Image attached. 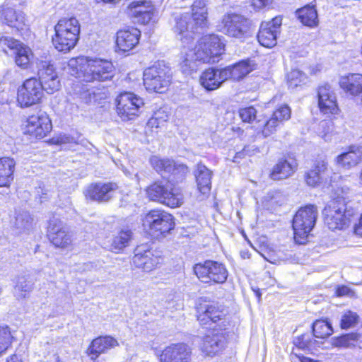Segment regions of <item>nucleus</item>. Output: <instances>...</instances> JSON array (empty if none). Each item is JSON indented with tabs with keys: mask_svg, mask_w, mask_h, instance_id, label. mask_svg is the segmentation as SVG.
Returning a JSON list of instances; mask_svg holds the SVG:
<instances>
[{
	"mask_svg": "<svg viewBox=\"0 0 362 362\" xmlns=\"http://www.w3.org/2000/svg\"><path fill=\"white\" fill-rule=\"evenodd\" d=\"M207 8L204 0H196L192 5V14L185 13L175 18V33L184 44L200 33L207 25Z\"/></svg>",
	"mask_w": 362,
	"mask_h": 362,
	"instance_id": "obj_1",
	"label": "nucleus"
},
{
	"mask_svg": "<svg viewBox=\"0 0 362 362\" xmlns=\"http://www.w3.org/2000/svg\"><path fill=\"white\" fill-rule=\"evenodd\" d=\"M325 223L332 230L347 228L354 215L352 208H348L342 199H334L323 210Z\"/></svg>",
	"mask_w": 362,
	"mask_h": 362,
	"instance_id": "obj_2",
	"label": "nucleus"
},
{
	"mask_svg": "<svg viewBox=\"0 0 362 362\" xmlns=\"http://www.w3.org/2000/svg\"><path fill=\"white\" fill-rule=\"evenodd\" d=\"M148 197L155 202L166 205L170 208L180 206L183 203V194L180 187L172 182L165 184L156 182L146 189Z\"/></svg>",
	"mask_w": 362,
	"mask_h": 362,
	"instance_id": "obj_3",
	"label": "nucleus"
},
{
	"mask_svg": "<svg viewBox=\"0 0 362 362\" xmlns=\"http://www.w3.org/2000/svg\"><path fill=\"white\" fill-rule=\"evenodd\" d=\"M317 209L314 205H307L300 208L293 219L294 240L298 244H305L307 238L315 225Z\"/></svg>",
	"mask_w": 362,
	"mask_h": 362,
	"instance_id": "obj_4",
	"label": "nucleus"
},
{
	"mask_svg": "<svg viewBox=\"0 0 362 362\" xmlns=\"http://www.w3.org/2000/svg\"><path fill=\"white\" fill-rule=\"evenodd\" d=\"M115 68L111 62L102 59H86L80 69V77L84 81H106L112 78Z\"/></svg>",
	"mask_w": 362,
	"mask_h": 362,
	"instance_id": "obj_5",
	"label": "nucleus"
},
{
	"mask_svg": "<svg viewBox=\"0 0 362 362\" xmlns=\"http://www.w3.org/2000/svg\"><path fill=\"white\" fill-rule=\"evenodd\" d=\"M197 60L202 63H214L225 50V45L216 35H206L202 37L192 49Z\"/></svg>",
	"mask_w": 362,
	"mask_h": 362,
	"instance_id": "obj_6",
	"label": "nucleus"
},
{
	"mask_svg": "<svg viewBox=\"0 0 362 362\" xmlns=\"http://www.w3.org/2000/svg\"><path fill=\"white\" fill-rule=\"evenodd\" d=\"M170 78V69L163 63H156L144 71V85L148 91L165 92Z\"/></svg>",
	"mask_w": 362,
	"mask_h": 362,
	"instance_id": "obj_7",
	"label": "nucleus"
},
{
	"mask_svg": "<svg viewBox=\"0 0 362 362\" xmlns=\"http://www.w3.org/2000/svg\"><path fill=\"white\" fill-rule=\"evenodd\" d=\"M143 225L148 229L151 235L159 238L168 233L175 226L171 214L162 210H151L147 213L144 219Z\"/></svg>",
	"mask_w": 362,
	"mask_h": 362,
	"instance_id": "obj_8",
	"label": "nucleus"
},
{
	"mask_svg": "<svg viewBox=\"0 0 362 362\" xmlns=\"http://www.w3.org/2000/svg\"><path fill=\"white\" fill-rule=\"evenodd\" d=\"M194 272L204 283L223 284L228 278V271L222 263L206 260L204 263L196 264Z\"/></svg>",
	"mask_w": 362,
	"mask_h": 362,
	"instance_id": "obj_9",
	"label": "nucleus"
},
{
	"mask_svg": "<svg viewBox=\"0 0 362 362\" xmlns=\"http://www.w3.org/2000/svg\"><path fill=\"white\" fill-rule=\"evenodd\" d=\"M250 21L241 14L228 13L221 20V30L230 37L243 39L249 35Z\"/></svg>",
	"mask_w": 362,
	"mask_h": 362,
	"instance_id": "obj_10",
	"label": "nucleus"
},
{
	"mask_svg": "<svg viewBox=\"0 0 362 362\" xmlns=\"http://www.w3.org/2000/svg\"><path fill=\"white\" fill-rule=\"evenodd\" d=\"M117 112L123 121L136 118L141 108L144 106V100L131 92L119 94L116 99Z\"/></svg>",
	"mask_w": 362,
	"mask_h": 362,
	"instance_id": "obj_11",
	"label": "nucleus"
},
{
	"mask_svg": "<svg viewBox=\"0 0 362 362\" xmlns=\"http://www.w3.org/2000/svg\"><path fill=\"white\" fill-rule=\"evenodd\" d=\"M52 125L47 114L39 111L28 117L23 126V133L31 138L41 139L52 130Z\"/></svg>",
	"mask_w": 362,
	"mask_h": 362,
	"instance_id": "obj_12",
	"label": "nucleus"
},
{
	"mask_svg": "<svg viewBox=\"0 0 362 362\" xmlns=\"http://www.w3.org/2000/svg\"><path fill=\"white\" fill-rule=\"evenodd\" d=\"M43 95L41 83L36 78L24 81L18 90L17 101L21 107H28L38 103Z\"/></svg>",
	"mask_w": 362,
	"mask_h": 362,
	"instance_id": "obj_13",
	"label": "nucleus"
},
{
	"mask_svg": "<svg viewBox=\"0 0 362 362\" xmlns=\"http://www.w3.org/2000/svg\"><path fill=\"white\" fill-rule=\"evenodd\" d=\"M0 47L6 54H8V49L15 55V62L18 66L22 69L28 68L32 56L28 47L13 37L3 36L0 37Z\"/></svg>",
	"mask_w": 362,
	"mask_h": 362,
	"instance_id": "obj_14",
	"label": "nucleus"
},
{
	"mask_svg": "<svg viewBox=\"0 0 362 362\" xmlns=\"http://www.w3.org/2000/svg\"><path fill=\"white\" fill-rule=\"evenodd\" d=\"M128 13L141 24H148L154 21L157 10L151 0H133L127 7Z\"/></svg>",
	"mask_w": 362,
	"mask_h": 362,
	"instance_id": "obj_15",
	"label": "nucleus"
},
{
	"mask_svg": "<svg viewBox=\"0 0 362 362\" xmlns=\"http://www.w3.org/2000/svg\"><path fill=\"white\" fill-rule=\"evenodd\" d=\"M197 320L202 325L211 326L217 324L220 329H226V314L214 304H201L197 308Z\"/></svg>",
	"mask_w": 362,
	"mask_h": 362,
	"instance_id": "obj_16",
	"label": "nucleus"
},
{
	"mask_svg": "<svg viewBox=\"0 0 362 362\" xmlns=\"http://www.w3.org/2000/svg\"><path fill=\"white\" fill-rule=\"evenodd\" d=\"M39 82L43 91L53 94L60 89L61 83L58 74L53 66L48 62H42L38 69Z\"/></svg>",
	"mask_w": 362,
	"mask_h": 362,
	"instance_id": "obj_17",
	"label": "nucleus"
},
{
	"mask_svg": "<svg viewBox=\"0 0 362 362\" xmlns=\"http://www.w3.org/2000/svg\"><path fill=\"white\" fill-rule=\"evenodd\" d=\"M192 351L185 343L172 344L166 346L159 356L160 362H191Z\"/></svg>",
	"mask_w": 362,
	"mask_h": 362,
	"instance_id": "obj_18",
	"label": "nucleus"
},
{
	"mask_svg": "<svg viewBox=\"0 0 362 362\" xmlns=\"http://www.w3.org/2000/svg\"><path fill=\"white\" fill-rule=\"evenodd\" d=\"M47 235L52 244L58 247H66L71 243L67 228L62 221L54 217L49 221Z\"/></svg>",
	"mask_w": 362,
	"mask_h": 362,
	"instance_id": "obj_19",
	"label": "nucleus"
},
{
	"mask_svg": "<svg viewBox=\"0 0 362 362\" xmlns=\"http://www.w3.org/2000/svg\"><path fill=\"white\" fill-rule=\"evenodd\" d=\"M150 162L157 172L161 174L169 173L178 179L182 178L189 173L187 165L176 163L169 158H160L154 156L151 158Z\"/></svg>",
	"mask_w": 362,
	"mask_h": 362,
	"instance_id": "obj_20",
	"label": "nucleus"
},
{
	"mask_svg": "<svg viewBox=\"0 0 362 362\" xmlns=\"http://www.w3.org/2000/svg\"><path fill=\"white\" fill-rule=\"evenodd\" d=\"M282 19L275 17L271 21L263 22L257 35L259 42L265 47H272L276 44Z\"/></svg>",
	"mask_w": 362,
	"mask_h": 362,
	"instance_id": "obj_21",
	"label": "nucleus"
},
{
	"mask_svg": "<svg viewBox=\"0 0 362 362\" xmlns=\"http://www.w3.org/2000/svg\"><path fill=\"white\" fill-rule=\"evenodd\" d=\"M216 325L211 327L212 331L207 334L203 340L202 351L207 356H213L219 353L226 344V332L223 329L220 332L216 329Z\"/></svg>",
	"mask_w": 362,
	"mask_h": 362,
	"instance_id": "obj_22",
	"label": "nucleus"
},
{
	"mask_svg": "<svg viewBox=\"0 0 362 362\" xmlns=\"http://www.w3.org/2000/svg\"><path fill=\"white\" fill-rule=\"evenodd\" d=\"M118 186L114 182H98L90 185L85 191L87 199L97 202H107L114 195Z\"/></svg>",
	"mask_w": 362,
	"mask_h": 362,
	"instance_id": "obj_23",
	"label": "nucleus"
},
{
	"mask_svg": "<svg viewBox=\"0 0 362 362\" xmlns=\"http://www.w3.org/2000/svg\"><path fill=\"white\" fill-rule=\"evenodd\" d=\"M337 165L350 169L362 162V146L352 145L347 152L339 155L335 160Z\"/></svg>",
	"mask_w": 362,
	"mask_h": 362,
	"instance_id": "obj_24",
	"label": "nucleus"
},
{
	"mask_svg": "<svg viewBox=\"0 0 362 362\" xmlns=\"http://www.w3.org/2000/svg\"><path fill=\"white\" fill-rule=\"evenodd\" d=\"M119 345L117 339L111 336L99 337L93 339L88 349V354L92 360H95L100 354Z\"/></svg>",
	"mask_w": 362,
	"mask_h": 362,
	"instance_id": "obj_25",
	"label": "nucleus"
},
{
	"mask_svg": "<svg viewBox=\"0 0 362 362\" xmlns=\"http://www.w3.org/2000/svg\"><path fill=\"white\" fill-rule=\"evenodd\" d=\"M140 31L136 28L120 30L117 33V46L125 52L133 49L139 42Z\"/></svg>",
	"mask_w": 362,
	"mask_h": 362,
	"instance_id": "obj_26",
	"label": "nucleus"
},
{
	"mask_svg": "<svg viewBox=\"0 0 362 362\" xmlns=\"http://www.w3.org/2000/svg\"><path fill=\"white\" fill-rule=\"evenodd\" d=\"M253 70L249 60L240 61L234 65L222 69V76L226 80L240 81Z\"/></svg>",
	"mask_w": 362,
	"mask_h": 362,
	"instance_id": "obj_27",
	"label": "nucleus"
},
{
	"mask_svg": "<svg viewBox=\"0 0 362 362\" xmlns=\"http://www.w3.org/2000/svg\"><path fill=\"white\" fill-rule=\"evenodd\" d=\"M133 263L136 267L140 268L146 272H149L160 263V257L154 255L150 250L141 253V250L137 248L136 253L133 258Z\"/></svg>",
	"mask_w": 362,
	"mask_h": 362,
	"instance_id": "obj_28",
	"label": "nucleus"
},
{
	"mask_svg": "<svg viewBox=\"0 0 362 362\" xmlns=\"http://www.w3.org/2000/svg\"><path fill=\"white\" fill-rule=\"evenodd\" d=\"M201 85L207 90L218 88L226 81L222 76V69H209L202 73L199 78Z\"/></svg>",
	"mask_w": 362,
	"mask_h": 362,
	"instance_id": "obj_29",
	"label": "nucleus"
},
{
	"mask_svg": "<svg viewBox=\"0 0 362 362\" xmlns=\"http://www.w3.org/2000/svg\"><path fill=\"white\" fill-rule=\"evenodd\" d=\"M11 224L17 233H21L30 230L33 228V218L28 211L16 209L11 219Z\"/></svg>",
	"mask_w": 362,
	"mask_h": 362,
	"instance_id": "obj_30",
	"label": "nucleus"
},
{
	"mask_svg": "<svg viewBox=\"0 0 362 362\" xmlns=\"http://www.w3.org/2000/svg\"><path fill=\"white\" fill-rule=\"evenodd\" d=\"M63 33L61 35H55L52 37V43L54 47L59 52H66L73 49L79 38L80 31L74 32V33Z\"/></svg>",
	"mask_w": 362,
	"mask_h": 362,
	"instance_id": "obj_31",
	"label": "nucleus"
},
{
	"mask_svg": "<svg viewBox=\"0 0 362 362\" xmlns=\"http://www.w3.org/2000/svg\"><path fill=\"white\" fill-rule=\"evenodd\" d=\"M294 344L305 352L315 354L319 348L323 344V342L316 339L314 334L306 333L296 337L294 340Z\"/></svg>",
	"mask_w": 362,
	"mask_h": 362,
	"instance_id": "obj_32",
	"label": "nucleus"
},
{
	"mask_svg": "<svg viewBox=\"0 0 362 362\" xmlns=\"http://www.w3.org/2000/svg\"><path fill=\"white\" fill-rule=\"evenodd\" d=\"M296 169L294 160L280 159L274 166L271 173V178L274 180L286 179L291 176Z\"/></svg>",
	"mask_w": 362,
	"mask_h": 362,
	"instance_id": "obj_33",
	"label": "nucleus"
},
{
	"mask_svg": "<svg viewBox=\"0 0 362 362\" xmlns=\"http://www.w3.org/2000/svg\"><path fill=\"white\" fill-rule=\"evenodd\" d=\"M327 171V162L325 160H317L313 169L305 175L306 183L311 187H315L322 182Z\"/></svg>",
	"mask_w": 362,
	"mask_h": 362,
	"instance_id": "obj_34",
	"label": "nucleus"
},
{
	"mask_svg": "<svg viewBox=\"0 0 362 362\" xmlns=\"http://www.w3.org/2000/svg\"><path fill=\"white\" fill-rule=\"evenodd\" d=\"M2 18L5 23L17 30H23L26 25V19L23 12L16 11L12 8H5L2 11Z\"/></svg>",
	"mask_w": 362,
	"mask_h": 362,
	"instance_id": "obj_35",
	"label": "nucleus"
},
{
	"mask_svg": "<svg viewBox=\"0 0 362 362\" xmlns=\"http://www.w3.org/2000/svg\"><path fill=\"white\" fill-rule=\"evenodd\" d=\"M16 162L9 157L0 158V187H8L13 180Z\"/></svg>",
	"mask_w": 362,
	"mask_h": 362,
	"instance_id": "obj_36",
	"label": "nucleus"
},
{
	"mask_svg": "<svg viewBox=\"0 0 362 362\" xmlns=\"http://www.w3.org/2000/svg\"><path fill=\"white\" fill-rule=\"evenodd\" d=\"M211 171L202 164H198L195 174L198 189L203 194L209 193L211 186Z\"/></svg>",
	"mask_w": 362,
	"mask_h": 362,
	"instance_id": "obj_37",
	"label": "nucleus"
},
{
	"mask_svg": "<svg viewBox=\"0 0 362 362\" xmlns=\"http://www.w3.org/2000/svg\"><path fill=\"white\" fill-rule=\"evenodd\" d=\"M298 18L305 26L313 28L318 25L319 20L315 6L307 5L297 10Z\"/></svg>",
	"mask_w": 362,
	"mask_h": 362,
	"instance_id": "obj_38",
	"label": "nucleus"
},
{
	"mask_svg": "<svg viewBox=\"0 0 362 362\" xmlns=\"http://www.w3.org/2000/svg\"><path fill=\"white\" fill-rule=\"evenodd\" d=\"M312 330L314 336L320 339L329 337L334 332L331 322L324 319L315 320L312 325Z\"/></svg>",
	"mask_w": 362,
	"mask_h": 362,
	"instance_id": "obj_39",
	"label": "nucleus"
},
{
	"mask_svg": "<svg viewBox=\"0 0 362 362\" xmlns=\"http://www.w3.org/2000/svg\"><path fill=\"white\" fill-rule=\"evenodd\" d=\"M132 233L129 229H123L118 232L112 238L110 245L111 251L114 252H119L126 247L131 238Z\"/></svg>",
	"mask_w": 362,
	"mask_h": 362,
	"instance_id": "obj_40",
	"label": "nucleus"
},
{
	"mask_svg": "<svg viewBox=\"0 0 362 362\" xmlns=\"http://www.w3.org/2000/svg\"><path fill=\"white\" fill-rule=\"evenodd\" d=\"M55 35H63V33H74L80 31V24L75 18H63L58 21L54 27Z\"/></svg>",
	"mask_w": 362,
	"mask_h": 362,
	"instance_id": "obj_41",
	"label": "nucleus"
},
{
	"mask_svg": "<svg viewBox=\"0 0 362 362\" xmlns=\"http://www.w3.org/2000/svg\"><path fill=\"white\" fill-rule=\"evenodd\" d=\"M192 49H189L183 57V59L180 63V69L185 75H189L198 69L199 60H197L196 54Z\"/></svg>",
	"mask_w": 362,
	"mask_h": 362,
	"instance_id": "obj_42",
	"label": "nucleus"
},
{
	"mask_svg": "<svg viewBox=\"0 0 362 362\" xmlns=\"http://www.w3.org/2000/svg\"><path fill=\"white\" fill-rule=\"evenodd\" d=\"M33 283L25 276L18 277L14 288V293L18 298H25L33 290Z\"/></svg>",
	"mask_w": 362,
	"mask_h": 362,
	"instance_id": "obj_43",
	"label": "nucleus"
},
{
	"mask_svg": "<svg viewBox=\"0 0 362 362\" xmlns=\"http://www.w3.org/2000/svg\"><path fill=\"white\" fill-rule=\"evenodd\" d=\"M331 344L333 346L338 348H354L355 347L354 332L333 337L331 339Z\"/></svg>",
	"mask_w": 362,
	"mask_h": 362,
	"instance_id": "obj_44",
	"label": "nucleus"
},
{
	"mask_svg": "<svg viewBox=\"0 0 362 362\" xmlns=\"http://www.w3.org/2000/svg\"><path fill=\"white\" fill-rule=\"evenodd\" d=\"M358 315L356 313L348 310L345 312L341 318L340 327L343 329H346L354 327L358 321Z\"/></svg>",
	"mask_w": 362,
	"mask_h": 362,
	"instance_id": "obj_45",
	"label": "nucleus"
},
{
	"mask_svg": "<svg viewBox=\"0 0 362 362\" xmlns=\"http://www.w3.org/2000/svg\"><path fill=\"white\" fill-rule=\"evenodd\" d=\"M13 337L8 327H0V354L6 351L12 343Z\"/></svg>",
	"mask_w": 362,
	"mask_h": 362,
	"instance_id": "obj_46",
	"label": "nucleus"
},
{
	"mask_svg": "<svg viewBox=\"0 0 362 362\" xmlns=\"http://www.w3.org/2000/svg\"><path fill=\"white\" fill-rule=\"evenodd\" d=\"M287 78L289 88H295L304 81L305 76L300 70L293 69L288 74Z\"/></svg>",
	"mask_w": 362,
	"mask_h": 362,
	"instance_id": "obj_47",
	"label": "nucleus"
},
{
	"mask_svg": "<svg viewBox=\"0 0 362 362\" xmlns=\"http://www.w3.org/2000/svg\"><path fill=\"white\" fill-rule=\"evenodd\" d=\"M320 127L322 129V131L320 132V136L325 141H331L332 136L336 134L334 129V123L332 121H322L320 123Z\"/></svg>",
	"mask_w": 362,
	"mask_h": 362,
	"instance_id": "obj_48",
	"label": "nucleus"
},
{
	"mask_svg": "<svg viewBox=\"0 0 362 362\" xmlns=\"http://www.w3.org/2000/svg\"><path fill=\"white\" fill-rule=\"evenodd\" d=\"M335 96V93L328 84L319 86L317 89L318 106Z\"/></svg>",
	"mask_w": 362,
	"mask_h": 362,
	"instance_id": "obj_49",
	"label": "nucleus"
},
{
	"mask_svg": "<svg viewBox=\"0 0 362 362\" xmlns=\"http://www.w3.org/2000/svg\"><path fill=\"white\" fill-rule=\"evenodd\" d=\"M81 98L86 103H96L106 98L105 92H95V90H88L81 95Z\"/></svg>",
	"mask_w": 362,
	"mask_h": 362,
	"instance_id": "obj_50",
	"label": "nucleus"
},
{
	"mask_svg": "<svg viewBox=\"0 0 362 362\" xmlns=\"http://www.w3.org/2000/svg\"><path fill=\"white\" fill-rule=\"evenodd\" d=\"M320 110L325 115L337 114L339 108L337 103L336 95L319 105Z\"/></svg>",
	"mask_w": 362,
	"mask_h": 362,
	"instance_id": "obj_51",
	"label": "nucleus"
},
{
	"mask_svg": "<svg viewBox=\"0 0 362 362\" xmlns=\"http://www.w3.org/2000/svg\"><path fill=\"white\" fill-rule=\"evenodd\" d=\"M257 110L252 107H247L239 110V116L244 122L250 123L256 118Z\"/></svg>",
	"mask_w": 362,
	"mask_h": 362,
	"instance_id": "obj_52",
	"label": "nucleus"
},
{
	"mask_svg": "<svg viewBox=\"0 0 362 362\" xmlns=\"http://www.w3.org/2000/svg\"><path fill=\"white\" fill-rule=\"evenodd\" d=\"M44 349L47 354V361L49 362H62L57 354V346L56 344L46 343L44 344Z\"/></svg>",
	"mask_w": 362,
	"mask_h": 362,
	"instance_id": "obj_53",
	"label": "nucleus"
},
{
	"mask_svg": "<svg viewBox=\"0 0 362 362\" xmlns=\"http://www.w3.org/2000/svg\"><path fill=\"white\" fill-rule=\"evenodd\" d=\"M272 115L281 123L291 117V109L288 105H282Z\"/></svg>",
	"mask_w": 362,
	"mask_h": 362,
	"instance_id": "obj_54",
	"label": "nucleus"
},
{
	"mask_svg": "<svg viewBox=\"0 0 362 362\" xmlns=\"http://www.w3.org/2000/svg\"><path fill=\"white\" fill-rule=\"evenodd\" d=\"M280 122L272 115L271 119L267 122L262 130L263 135L267 137L276 131V127Z\"/></svg>",
	"mask_w": 362,
	"mask_h": 362,
	"instance_id": "obj_55",
	"label": "nucleus"
},
{
	"mask_svg": "<svg viewBox=\"0 0 362 362\" xmlns=\"http://www.w3.org/2000/svg\"><path fill=\"white\" fill-rule=\"evenodd\" d=\"M336 295L339 297L341 296H353L354 295V292L346 286H338L336 289Z\"/></svg>",
	"mask_w": 362,
	"mask_h": 362,
	"instance_id": "obj_56",
	"label": "nucleus"
},
{
	"mask_svg": "<svg viewBox=\"0 0 362 362\" xmlns=\"http://www.w3.org/2000/svg\"><path fill=\"white\" fill-rule=\"evenodd\" d=\"M245 155L251 157L253 156L257 155V153H260L259 148L256 146L255 145H248L245 146L243 148Z\"/></svg>",
	"mask_w": 362,
	"mask_h": 362,
	"instance_id": "obj_57",
	"label": "nucleus"
},
{
	"mask_svg": "<svg viewBox=\"0 0 362 362\" xmlns=\"http://www.w3.org/2000/svg\"><path fill=\"white\" fill-rule=\"evenodd\" d=\"M273 0H253L252 6L257 9H262L269 5Z\"/></svg>",
	"mask_w": 362,
	"mask_h": 362,
	"instance_id": "obj_58",
	"label": "nucleus"
},
{
	"mask_svg": "<svg viewBox=\"0 0 362 362\" xmlns=\"http://www.w3.org/2000/svg\"><path fill=\"white\" fill-rule=\"evenodd\" d=\"M160 114H163V110H158L157 112H156L153 115V116L148 120V127H156V128H158L156 127V124H158V117H159V115Z\"/></svg>",
	"mask_w": 362,
	"mask_h": 362,
	"instance_id": "obj_59",
	"label": "nucleus"
},
{
	"mask_svg": "<svg viewBox=\"0 0 362 362\" xmlns=\"http://www.w3.org/2000/svg\"><path fill=\"white\" fill-rule=\"evenodd\" d=\"M354 346L362 349V332H354Z\"/></svg>",
	"mask_w": 362,
	"mask_h": 362,
	"instance_id": "obj_60",
	"label": "nucleus"
},
{
	"mask_svg": "<svg viewBox=\"0 0 362 362\" xmlns=\"http://www.w3.org/2000/svg\"><path fill=\"white\" fill-rule=\"evenodd\" d=\"M158 124H156L157 127H160V125H162L165 122H166L168 119V115L163 110V114L159 115V117H158Z\"/></svg>",
	"mask_w": 362,
	"mask_h": 362,
	"instance_id": "obj_61",
	"label": "nucleus"
},
{
	"mask_svg": "<svg viewBox=\"0 0 362 362\" xmlns=\"http://www.w3.org/2000/svg\"><path fill=\"white\" fill-rule=\"evenodd\" d=\"M245 156H247L245 155V153L243 149L241 151L236 153V154L233 157V161L234 163H239L243 158H245Z\"/></svg>",
	"mask_w": 362,
	"mask_h": 362,
	"instance_id": "obj_62",
	"label": "nucleus"
},
{
	"mask_svg": "<svg viewBox=\"0 0 362 362\" xmlns=\"http://www.w3.org/2000/svg\"><path fill=\"white\" fill-rule=\"evenodd\" d=\"M354 233L356 235L362 236V214L358 224L356 225L354 227Z\"/></svg>",
	"mask_w": 362,
	"mask_h": 362,
	"instance_id": "obj_63",
	"label": "nucleus"
},
{
	"mask_svg": "<svg viewBox=\"0 0 362 362\" xmlns=\"http://www.w3.org/2000/svg\"><path fill=\"white\" fill-rule=\"evenodd\" d=\"M7 362H23L21 358L16 355H12L8 360Z\"/></svg>",
	"mask_w": 362,
	"mask_h": 362,
	"instance_id": "obj_64",
	"label": "nucleus"
}]
</instances>
